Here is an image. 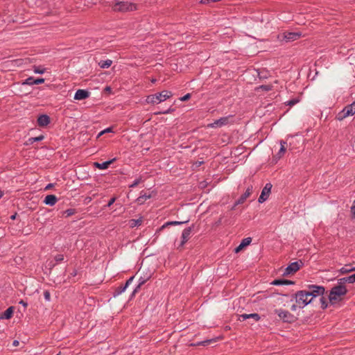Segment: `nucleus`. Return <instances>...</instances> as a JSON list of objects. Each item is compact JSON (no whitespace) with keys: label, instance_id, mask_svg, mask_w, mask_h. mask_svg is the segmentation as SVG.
I'll use <instances>...</instances> for the list:
<instances>
[{"label":"nucleus","instance_id":"1","mask_svg":"<svg viewBox=\"0 0 355 355\" xmlns=\"http://www.w3.org/2000/svg\"><path fill=\"white\" fill-rule=\"evenodd\" d=\"M110 6L115 12H131L137 10V5L123 1L114 0L110 3Z\"/></svg>","mask_w":355,"mask_h":355},{"label":"nucleus","instance_id":"2","mask_svg":"<svg viewBox=\"0 0 355 355\" xmlns=\"http://www.w3.org/2000/svg\"><path fill=\"white\" fill-rule=\"evenodd\" d=\"M347 293V289L345 285H337L334 286L328 295L329 300L331 304L341 300V297Z\"/></svg>","mask_w":355,"mask_h":355},{"label":"nucleus","instance_id":"3","mask_svg":"<svg viewBox=\"0 0 355 355\" xmlns=\"http://www.w3.org/2000/svg\"><path fill=\"white\" fill-rule=\"evenodd\" d=\"M172 96V92L167 90H164L161 92H157L147 96L146 101L148 103L158 104L161 102L165 101L166 99Z\"/></svg>","mask_w":355,"mask_h":355},{"label":"nucleus","instance_id":"4","mask_svg":"<svg viewBox=\"0 0 355 355\" xmlns=\"http://www.w3.org/2000/svg\"><path fill=\"white\" fill-rule=\"evenodd\" d=\"M309 297L306 291H299L292 295L291 300L295 299L296 304H298V307L302 309L311 302L312 298L309 299Z\"/></svg>","mask_w":355,"mask_h":355},{"label":"nucleus","instance_id":"5","mask_svg":"<svg viewBox=\"0 0 355 355\" xmlns=\"http://www.w3.org/2000/svg\"><path fill=\"white\" fill-rule=\"evenodd\" d=\"M355 114V101L346 105L340 112H339L336 116L338 121H343L347 116H352Z\"/></svg>","mask_w":355,"mask_h":355},{"label":"nucleus","instance_id":"6","mask_svg":"<svg viewBox=\"0 0 355 355\" xmlns=\"http://www.w3.org/2000/svg\"><path fill=\"white\" fill-rule=\"evenodd\" d=\"M275 313L277 314L279 318L284 322L292 323L295 320V317L288 311L279 309H275Z\"/></svg>","mask_w":355,"mask_h":355},{"label":"nucleus","instance_id":"7","mask_svg":"<svg viewBox=\"0 0 355 355\" xmlns=\"http://www.w3.org/2000/svg\"><path fill=\"white\" fill-rule=\"evenodd\" d=\"M309 291H306V293L309 294V297H311L312 300L318 296H322L325 291V288L322 286L312 284L309 286Z\"/></svg>","mask_w":355,"mask_h":355},{"label":"nucleus","instance_id":"8","mask_svg":"<svg viewBox=\"0 0 355 355\" xmlns=\"http://www.w3.org/2000/svg\"><path fill=\"white\" fill-rule=\"evenodd\" d=\"M304 265L301 260L295 261L289 264L285 269L283 275L286 276L291 273H294L299 270L300 268Z\"/></svg>","mask_w":355,"mask_h":355},{"label":"nucleus","instance_id":"9","mask_svg":"<svg viewBox=\"0 0 355 355\" xmlns=\"http://www.w3.org/2000/svg\"><path fill=\"white\" fill-rule=\"evenodd\" d=\"M272 185L271 183H266L265 187L263 188L261 195L258 198V202L259 203H263L265 202L269 197V195L271 192V189Z\"/></svg>","mask_w":355,"mask_h":355},{"label":"nucleus","instance_id":"10","mask_svg":"<svg viewBox=\"0 0 355 355\" xmlns=\"http://www.w3.org/2000/svg\"><path fill=\"white\" fill-rule=\"evenodd\" d=\"M232 115H229L227 116L221 117L219 119L214 121L213 123L208 125V127L210 128H220L223 125H225L229 123L230 119L232 118Z\"/></svg>","mask_w":355,"mask_h":355},{"label":"nucleus","instance_id":"11","mask_svg":"<svg viewBox=\"0 0 355 355\" xmlns=\"http://www.w3.org/2000/svg\"><path fill=\"white\" fill-rule=\"evenodd\" d=\"M193 227V225L191 227L185 228L182 231V236H181V242H180V245L178 246V248H177L178 249L182 248L184 246V245L189 241V239L191 237V234Z\"/></svg>","mask_w":355,"mask_h":355},{"label":"nucleus","instance_id":"12","mask_svg":"<svg viewBox=\"0 0 355 355\" xmlns=\"http://www.w3.org/2000/svg\"><path fill=\"white\" fill-rule=\"evenodd\" d=\"M253 187L252 185L249 186L244 193H243L240 198L235 202L233 209L241 204H243L246 199L251 195L252 192Z\"/></svg>","mask_w":355,"mask_h":355},{"label":"nucleus","instance_id":"13","mask_svg":"<svg viewBox=\"0 0 355 355\" xmlns=\"http://www.w3.org/2000/svg\"><path fill=\"white\" fill-rule=\"evenodd\" d=\"M90 95V92L85 89H78L74 95L75 100H84L88 98Z\"/></svg>","mask_w":355,"mask_h":355},{"label":"nucleus","instance_id":"14","mask_svg":"<svg viewBox=\"0 0 355 355\" xmlns=\"http://www.w3.org/2000/svg\"><path fill=\"white\" fill-rule=\"evenodd\" d=\"M50 117L46 114H41L37 119V124L40 127H45L50 123Z\"/></svg>","mask_w":355,"mask_h":355},{"label":"nucleus","instance_id":"15","mask_svg":"<svg viewBox=\"0 0 355 355\" xmlns=\"http://www.w3.org/2000/svg\"><path fill=\"white\" fill-rule=\"evenodd\" d=\"M247 319H253L254 321L257 322L261 319V316L258 313H244L239 315L240 321H244Z\"/></svg>","mask_w":355,"mask_h":355},{"label":"nucleus","instance_id":"16","mask_svg":"<svg viewBox=\"0 0 355 355\" xmlns=\"http://www.w3.org/2000/svg\"><path fill=\"white\" fill-rule=\"evenodd\" d=\"M301 33H300L288 32L284 33V38L286 42H291L299 39Z\"/></svg>","mask_w":355,"mask_h":355},{"label":"nucleus","instance_id":"17","mask_svg":"<svg viewBox=\"0 0 355 355\" xmlns=\"http://www.w3.org/2000/svg\"><path fill=\"white\" fill-rule=\"evenodd\" d=\"M295 282L291 280L284 279H275L271 282L272 285L274 286H282V285H293Z\"/></svg>","mask_w":355,"mask_h":355},{"label":"nucleus","instance_id":"18","mask_svg":"<svg viewBox=\"0 0 355 355\" xmlns=\"http://www.w3.org/2000/svg\"><path fill=\"white\" fill-rule=\"evenodd\" d=\"M58 201V198L55 195H47L44 200V203L46 205L53 206Z\"/></svg>","mask_w":355,"mask_h":355},{"label":"nucleus","instance_id":"19","mask_svg":"<svg viewBox=\"0 0 355 355\" xmlns=\"http://www.w3.org/2000/svg\"><path fill=\"white\" fill-rule=\"evenodd\" d=\"M218 338H211V339H207L205 340H203V341H200V342H197L196 343H191L190 345L191 346H193V347H196V346H207L210 344H212V343H216L217 340H218Z\"/></svg>","mask_w":355,"mask_h":355},{"label":"nucleus","instance_id":"20","mask_svg":"<svg viewBox=\"0 0 355 355\" xmlns=\"http://www.w3.org/2000/svg\"><path fill=\"white\" fill-rule=\"evenodd\" d=\"M116 158H113L110 160L104 162L103 163L94 162V166L99 169H106L108 166L116 161Z\"/></svg>","mask_w":355,"mask_h":355},{"label":"nucleus","instance_id":"21","mask_svg":"<svg viewBox=\"0 0 355 355\" xmlns=\"http://www.w3.org/2000/svg\"><path fill=\"white\" fill-rule=\"evenodd\" d=\"M14 308L13 306H10L3 313L2 318L4 319H10L13 314Z\"/></svg>","mask_w":355,"mask_h":355},{"label":"nucleus","instance_id":"22","mask_svg":"<svg viewBox=\"0 0 355 355\" xmlns=\"http://www.w3.org/2000/svg\"><path fill=\"white\" fill-rule=\"evenodd\" d=\"M258 72V77L260 80H265L267 79L270 76V73L266 70H259Z\"/></svg>","mask_w":355,"mask_h":355},{"label":"nucleus","instance_id":"23","mask_svg":"<svg viewBox=\"0 0 355 355\" xmlns=\"http://www.w3.org/2000/svg\"><path fill=\"white\" fill-rule=\"evenodd\" d=\"M280 145H281V147L277 153V155L279 158L283 156V155L285 153V152L286 150V142L282 140V141H280Z\"/></svg>","mask_w":355,"mask_h":355},{"label":"nucleus","instance_id":"24","mask_svg":"<svg viewBox=\"0 0 355 355\" xmlns=\"http://www.w3.org/2000/svg\"><path fill=\"white\" fill-rule=\"evenodd\" d=\"M355 270V267H352L349 265H346L340 269V272L342 274H347Z\"/></svg>","mask_w":355,"mask_h":355},{"label":"nucleus","instance_id":"25","mask_svg":"<svg viewBox=\"0 0 355 355\" xmlns=\"http://www.w3.org/2000/svg\"><path fill=\"white\" fill-rule=\"evenodd\" d=\"M142 220L141 218L139 219H131L129 220V225L130 227L133 228L135 227H137L141 225Z\"/></svg>","mask_w":355,"mask_h":355},{"label":"nucleus","instance_id":"26","mask_svg":"<svg viewBox=\"0 0 355 355\" xmlns=\"http://www.w3.org/2000/svg\"><path fill=\"white\" fill-rule=\"evenodd\" d=\"M112 63L111 60H101L99 62L98 65L102 69H107L109 68Z\"/></svg>","mask_w":355,"mask_h":355},{"label":"nucleus","instance_id":"27","mask_svg":"<svg viewBox=\"0 0 355 355\" xmlns=\"http://www.w3.org/2000/svg\"><path fill=\"white\" fill-rule=\"evenodd\" d=\"M188 222V220L187 221H170V222H167L165 224H164L160 230H163L164 228H165L166 227L168 226V225H182V224H184V223H187Z\"/></svg>","mask_w":355,"mask_h":355},{"label":"nucleus","instance_id":"28","mask_svg":"<svg viewBox=\"0 0 355 355\" xmlns=\"http://www.w3.org/2000/svg\"><path fill=\"white\" fill-rule=\"evenodd\" d=\"M126 287L125 285H121L115 288L114 292L113 293L114 297L118 296L123 293L126 290Z\"/></svg>","mask_w":355,"mask_h":355},{"label":"nucleus","instance_id":"29","mask_svg":"<svg viewBox=\"0 0 355 355\" xmlns=\"http://www.w3.org/2000/svg\"><path fill=\"white\" fill-rule=\"evenodd\" d=\"M273 86L272 85H262L255 88V91L259 92L260 89L269 92L272 89Z\"/></svg>","mask_w":355,"mask_h":355},{"label":"nucleus","instance_id":"30","mask_svg":"<svg viewBox=\"0 0 355 355\" xmlns=\"http://www.w3.org/2000/svg\"><path fill=\"white\" fill-rule=\"evenodd\" d=\"M150 277L151 275L146 273L144 276H141L139 277L138 282L140 284V285H144L148 279H150Z\"/></svg>","mask_w":355,"mask_h":355},{"label":"nucleus","instance_id":"31","mask_svg":"<svg viewBox=\"0 0 355 355\" xmlns=\"http://www.w3.org/2000/svg\"><path fill=\"white\" fill-rule=\"evenodd\" d=\"M46 71V69L42 66H34L33 71L35 73L43 74Z\"/></svg>","mask_w":355,"mask_h":355},{"label":"nucleus","instance_id":"32","mask_svg":"<svg viewBox=\"0 0 355 355\" xmlns=\"http://www.w3.org/2000/svg\"><path fill=\"white\" fill-rule=\"evenodd\" d=\"M252 242V238L250 237H247V238H245L243 239L240 245L243 247V248H245L248 245H249L250 244V243Z\"/></svg>","mask_w":355,"mask_h":355},{"label":"nucleus","instance_id":"33","mask_svg":"<svg viewBox=\"0 0 355 355\" xmlns=\"http://www.w3.org/2000/svg\"><path fill=\"white\" fill-rule=\"evenodd\" d=\"M76 213V209H68L63 212V215H64L65 217H69V216H71L75 214Z\"/></svg>","mask_w":355,"mask_h":355},{"label":"nucleus","instance_id":"34","mask_svg":"<svg viewBox=\"0 0 355 355\" xmlns=\"http://www.w3.org/2000/svg\"><path fill=\"white\" fill-rule=\"evenodd\" d=\"M24 85H35V78L33 77H29L25 80L23 83Z\"/></svg>","mask_w":355,"mask_h":355},{"label":"nucleus","instance_id":"35","mask_svg":"<svg viewBox=\"0 0 355 355\" xmlns=\"http://www.w3.org/2000/svg\"><path fill=\"white\" fill-rule=\"evenodd\" d=\"M320 301L321 304V308L322 309H325L328 306L326 299L323 296H322L320 299Z\"/></svg>","mask_w":355,"mask_h":355},{"label":"nucleus","instance_id":"36","mask_svg":"<svg viewBox=\"0 0 355 355\" xmlns=\"http://www.w3.org/2000/svg\"><path fill=\"white\" fill-rule=\"evenodd\" d=\"M141 182V178H137L133 181V182L131 184H130L129 187L134 188V187H137Z\"/></svg>","mask_w":355,"mask_h":355},{"label":"nucleus","instance_id":"37","mask_svg":"<svg viewBox=\"0 0 355 355\" xmlns=\"http://www.w3.org/2000/svg\"><path fill=\"white\" fill-rule=\"evenodd\" d=\"M64 255L63 254H57L55 256L54 259L56 262V263H59L62 262L64 260Z\"/></svg>","mask_w":355,"mask_h":355},{"label":"nucleus","instance_id":"38","mask_svg":"<svg viewBox=\"0 0 355 355\" xmlns=\"http://www.w3.org/2000/svg\"><path fill=\"white\" fill-rule=\"evenodd\" d=\"M173 110H174L173 108L170 107L168 110L159 111V112H156L155 114H166L173 112Z\"/></svg>","mask_w":355,"mask_h":355},{"label":"nucleus","instance_id":"39","mask_svg":"<svg viewBox=\"0 0 355 355\" xmlns=\"http://www.w3.org/2000/svg\"><path fill=\"white\" fill-rule=\"evenodd\" d=\"M299 102L298 98H293L287 101L286 105L289 106H293Z\"/></svg>","mask_w":355,"mask_h":355},{"label":"nucleus","instance_id":"40","mask_svg":"<svg viewBox=\"0 0 355 355\" xmlns=\"http://www.w3.org/2000/svg\"><path fill=\"white\" fill-rule=\"evenodd\" d=\"M142 286H143V285H140V284L138 282V285H137V286L135 287V288L133 290V291H132V294H131L130 297H134V296L135 295V294H136V293H137L139 291V290H140V288H141V287Z\"/></svg>","mask_w":355,"mask_h":355},{"label":"nucleus","instance_id":"41","mask_svg":"<svg viewBox=\"0 0 355 355\" xmlns=\"http://www.w3.org/2000/svg\"><path fill=\"white\" fill-rule=\"evenodd\" d=\"M44 297L46 301L49 302L51 300V294L48 290L44 291Z\"/></svg>","mask_w":355,"mask_h":355},{"label":"nucleus","instance_id":"42","mask_svg":"<svg viewBox=\"0 0 355 355\" xmlns=\"http://www.w3.org/2000/svg\"><path fill=\"white\" fill-rule=\"evenodd\" d=\"M346 282H348V277L338 279V285H344Z\"/></svg>","mask_w":355,"mask_h":355},{"label":"nucleus","instance_id":"43","mask_svg":"<svg viewBox=\"0 0 355 355\" xmlns=\"http://www.w3.org/2000/svg\"><path fill=\"white\" fill-rule=\"evenodd\" d=\"M44 139V136L43 135H41L38 137H33V140L34 141V142L42 141Z\"/></svg>","mask_w":355,"mask_h":355},{"label":"nucleus","instance_id":"44","mask_svg":"<svg viewBox=\"0 0 355 355\" xmlns=\"http://www.w3.org/2000/svg\"><path fill=\"white\" fill-rule=\"evenodd\" d=\"M355 282V273L348 277V283L353 284Z\"/></svg>","mask_w":355,"mask_h":355},{"label":"nucleus","instance_id":"45","mask_svg":"<svg viewBox=\"0 0 355 355\" xmlns=\"http://www.w3.org/2000/svg\"><path fill=\"white\" fill-rule=\"evenodd\" d=\"M134 277V276H132L126 281V282L124 284L126 288H128L130 286V284L132 282Z\"/></svg>","mask_w":355,"mask_h":355},{"label":"nucleus","instance_id":"46","mask_svg":"<svg viewBox=\"0 0 355 355\" xmlns=\"http://www.w3.org/2000/svg\"><path fill=\"white\" fill-rule=\"evenodd\" d=\"M44 83V78H35V85H40Z\"/></svg>","mask_w":355,"mask_h":355},{"label":"nucleus","instance_id":"47","mask_svg":"<svg viewBox=\"0 0 355 355\" xmlns=\"http://www.w3.org/2000/svg\"><path fill=\"white\" fill-rule=\"evenodd\" d=\"M190 98H191V94H187L184 96H183L182 97H181L180 100L182 101H186L189 100Z\"/></svg>","mask_w":355,"mask_h":355},{"label":"nucleus","instance_id":"48","mask_svg":"<svg viewBox=\"0 0 355 355\" xmlns=\"http://www.w3.org/2000/svg\"><path fill=\"white\" fill-rule=\"evenodd\" d=\"M116 199V197H113V198H112L109 200V202H108L107 205H106V207H110L111 205H113V203L115 202Z\"/></svg>","mask_w":355,"mask_h":355},{"label":"nucleus","instance_id":"49","mask_svg":"<svg viewBox=\"0 0 355 355\" xmlns=\"http://www.w3.org/2000/svg\"><path fill=\"white\" fill-rule=\"evenodd\" d=\"M351 213L353 216V218H355V200L354 201V203L351 207Z\"/></svg>","mask_w":355,"mask_h":355},{"label":"nucleus","instance_id":"50","mask_svg":"<svg viewBox=\"0 0 355 355\" xmlns=\"http://www.w3.org/2000/svg\"><path fill=\"white\" fill-rule=\"evenodd\" d=\"M112 132V128H106L105 130H104L101 131V132L98 134V137H99V136L102 135H103V133H105V132Z\"/></svg>","mask_w":355,"mask_h":355},{"label":"nucleus","instance_id":"51","mask_svg":"<svg viewBox=\"0 0 355 355\" xmlns=\"http://www.w3.org/2000/svg\"><path fill=\"white\" fill-rule=\"evenodd\" d=\"M34 143V141L33 140V137L29 138L25 143V145H31Z\"/></svg>","mask_w":355,"mask_h":355},{"label":"nucleus","instance_id":"52","mask_svg":"<svg viewBox=\"0 0 355 355\" xmlns=\"http://www.w3.org/2000/svg\"><path fill=\"white\" fill-rule=\"evenodd\" d=\"M243 248L239 244L235 249H234V252L236 253H238L239 252H240Z\"/></svg>","mask_w":355,"mask_h":355},{"label":"nucleus","instance_id":"53","mask_svg":"<svg viewBox=\"0 0 355 355\" xmlns=\"http://www.w3.org/2000/svg\"><path fill=\"white\" fill-rule=\"evenodd\" d=\"M297 307H298V304H293V305L291 306V311H296V310H297Z\"/></svg>","mask_w":355,"mask_h":355},{"label":"nucleus","instance_id":"54","mask_svg":"<svg viewBox=\"0 0 355 355\" xmlns=\"http://www.w3.org/2000/svg\"><path fill=\"white\" fill-rule=\"evenodd\" d=\"M19 303L23 305L25 308L28 306L27 302H24V300H21Z\"/></svg>","mask_w":355,"mask_h":355},{"label":"nucleus","instance_id":"55","mask_svg":"<svg viewBox=\"0 0 355 355\" xmlns=\"http://www.w3.org/2000/svg\"><path fill=\"white\" fill-rule=\"evenodd\" d=\"M12 345L15 346V347L18 346L19 345V341L16 340H14L13 343H12Z\"/></svg>","mask_w":355,"mask_h":355},{"label":"nucleus","instance_id":"56","mask_svg":"<svg viewBox=\"0 0 355 355\" xmlns=\"http://www.w3.org/2000/svg\"><path fill=\"white\" fill-rule=\"evenodd\" d=\"M150 196L148 195V196H141L139 198H144L146 200L150 198Z\"/></svg>","mask_w":355,"mask_h":355},{"label":"nucleus","instance_id":"57","mask_svg":"<svg viewBox=\"0 0 355 355\" xmlns=\"http://www.w3.org/2000/svg\"><path fill=\"white\" fill-rule=\"evenodd\" d=\"M53 187V184H49L46 187V189H49L50 188H51Z\"/></svg>","mask_w":355,"mask_h":355},{"label":"nucleus","instance_id":"58","mask_svg":"<svg viewBox=\"0 0 355 355\" xmlns=\"http://www.w3.org/2000/svg\"><path fill=\"white\" fill-rule=\"evenodd\" d=\"M105 91L110 92V91H111V88H110V87H106L105 88Z\"/></svg>","mask_w":355,"mask_h":355},{"label":"nucleus","instance_id":"59","mask_svg":"<svg viewBox=\"0 0 355 355\" xmlns=\"http://www.w3.org/2000/svg\"><path fill=\"white\" fill-rule=\"evenodd\" d=\"M15 218H16V214H14V215H12V216H10V218H11L12 220H15Z\"/></svg>","mask_w":355,"mask_h":355},{"label":"nucleus","instance_id":"60","mask_svg":"<svg viewBox=\"0 0 355 355\" xmlns=\"http://www.w3.org/2000/svg\"><path fill=\"white\" fill-rule=\"evenodd\" d=\"M3 195V191H0V198H2Z\"/></svg>","mask_w":355,"mask_h":355},{"label":"nucleus","instance_id":"61","mask_svg":"<svg viewBox=\"0 0 355 355\" xmlns=\"http://www.w3.org/2000/svg\"><path fill=\"white\" fill-rule=\"evenodd\" d=\"M71 275H72V276H76V271H74L73 273H71Z\"/></svg>","mask_w":355,"mask_h":355}]
</instances>
